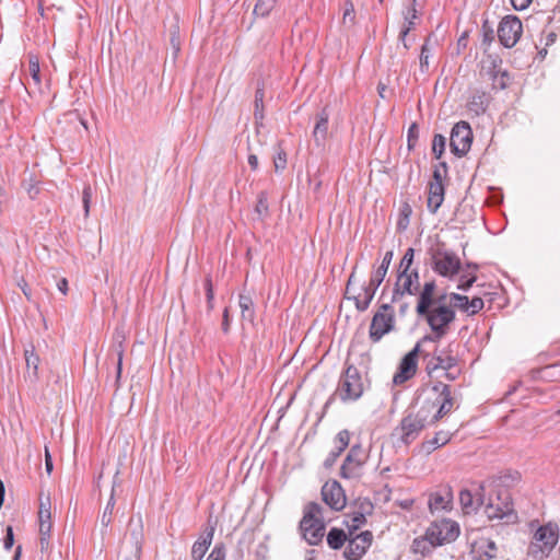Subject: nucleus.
I'll return each instance as SVG.
<instances>
[{
  "mask_svg": "<svg viewBox=\"0 0 560 560\" xmlns=\"http://www.w3.org/2000/svg\"><path fill=\"white\" fill-rule=\"evenodd\" d=\"M468 269H472L471 272H465L460 276L458 289L463 291H467L476 281V276L474 275V271L477 269V265L474 264H467Z\"/></svg>",
  "mask_w": 560,
  "mask_h": 560,
  "instance_id": "nucleus-37",
  "label": "nucleus"
},
{
  "mask_svg": "<svg viewBox=\"0 0 560 560\" xmlns=\"http://www.w3.org/2000/svg\"><path fill=\"white\" fill-rule=\"evenodd\" d=\"M329 113L327 108H323L315 117V126L312 132L314 143L317 148L323 149L328 139Z\"/></svg>",
  "mask_w": 560,
  "mask_h": 560,
  "instance_id": "nucleus-20",
  "label": "nucleus"
},
{
  "mask_svg": "<svg viewBox=\"0 0 560 560\" xmlns=\"http://www.w3.org/2000/svg\"><path fill=\"white\" fill-rule=\"evenodd\" d=\"M238 305L243 319L253 322L255 318L254 302L248 294L241 293L238 296Z\"/></svg>",
  "mask_w": 560,
  "mask_h": 560,
  "instance_id": "nucleus-32",
  "label": "nucleus"
},
{
  "mask_svg": "<svg viewBox=\"0 0 560 560\" xmlns=\"http://www.w3.org/2000/svg\"><path fill=\"white\" fill-rule=\"evenodd\" d=\"M431 266L434 272L451 279L460 270V259L454 252L438 247L431 250Z\"/></svg>",
  "mask_w": 560,
  "mask_h": 560,
  "instance_id": "nucleus-8",
  "label": "nucleus"
},
{
  "mask_svg": "<svg viewBox=\"0 0 560 560\" xmlns=\"http://www.w3.org/2000/svg\"><path fill=\"white\" fill-rule=\"evenodd\" d=\"M255 211L260 217H264V215L268 214V195H267L266 191H260L258 194Z\"/></svg>",
  "mask_w": 560,
  "mask_h": 560,
  "instance_id": "nucleus-46",
  "label": "nucleus"
},
{
  "mask_svg": "<svg viewBox=\"0 0 560 560\" xmlns=\"http://www.w3.org/2000/svg\"><path fill=\"white\" fill-rule=\"evenodd\" d=\"M322 506L311 502L305 506L304 515L300 522L303 537L310 545H317L325 534V524L322 518Z\"/></svg>",
  "mask_w": 560,
  "mask_h": 560,
  "instance_id": "nucleus-3",
  "label": "nucleus"
},
{
  "mask_svg": "<svg viewBox=\"0 0 560 560\" xmlns=\"http://www.w3.org/2000/svg\"><path fill=\"white\" fill-rule=\"evenodd\" d=\"M419 272L417 269L411 271H399L393 290L392 303H399L405 294H419Z\"/></svg>",
  "mask_w": 560,
  "mask_h": 560,
  "instance_id": "nucleus-11",
  "label": "nucleus"
},
{
  "mask_svg": "<svg viewBox=\"0 0 560 560\" xmlns=\"http://www.w3.org/2000/svg\"><path fill=\"white\" fill-rule=\"evenodd\" d=\"M453 500L452 491L450 488L436 491L430 495L429 509L431 512L444 511L451 508Z\"/></svg>",
  "mask_w": 560,
  "mask_h": 560,
  "instance_id": "nucleus-25",
  "label": "nucleus"
},
{
  "mask_svg": "<svg viewBox=\"0 0 560 560\" xmlns=\"http://www.w3.org/2000/svg\"><path fill=\"white\" fill-rule=\"evenodd\" d=\"M475 560H491L497 556V545L493 540L480 537L471 545Z\"/></svg>",
  "mask_w": 560,
  "mask_h": 560,
  "instance_id": "nucleus-22",
  "label": "nucleus"
},
{
  "mask_svg": "<svg viewBox=\"0 0 560 560\" xmlns=\"http://www.w3.org/2000/svg\"><path fill=\"white\" fill-rule=\"evenodd\" d=\"M366 457V453L360 444L352 445L341 465L340 476L346 479L359 478Z\"/></svg>",
  "mask_w": 560,
  "mask_h": 560,
  "instance_id": "nucleus-13",
  "label": "nucleus"
},
{
  "mask_svg": "<svg viewBox=\"0 0 560 560\" xmlns=\"http://www.w3.org/2000/svg\"><path fill=\"white\" fill-rule=\"evenodd\" d=\"M113 488H115V485L113 486ZM115 503H116V501H115V495H114V489H112L110 497H109V499L106 503V506L103 511V514L101 516V525H102L103 529H107L112 523Z\"/></svg>",
  "mask_w": 560,
  "mask_h": 560,
  "instance_id": "nucleus-35",
  "label": "nucleus"
},
{
  "mask_svg": "<svg viewBox=\"0 0 560 560\" xmlns=\"http://www.w3.org/2000/svg\"><path fill=\"white\" fill-rule=\"evenodd\" d=\"M395 328V313L392 304L384 303L378 306L372 317L369 338L372 342H378L385 335Z\"/></svg>",
  "mask_w": 560,
  "mask_h": 560,
  "instance_id": "nucleus-6",
  "label": "nucleus"
},
{
  "mask_svg": "<svg viewBox=\"0 0 560 560\" xmlns=\"http://www.w3.org/2000/svg\"><path fill=\"white\" fill-rule=\"evenodd\" d=\"M264 97L265 91L264 86H258L255 92V112L254 116L256 120H261L264 118Z\"/></svg>",
  "mask_w": 560,
  "mask_h": 560,
  "instance_id": "nucleus-39",
  "label": "nucleus"
},
{
  "mask_svg": "<svg viewBox=\"0 0 560 560\" xmlns=\"http://www.w3.org/2000/svg\"><path fill=\"white\" fill-rule=\"evenodd\" d=\"M436 406L433 399H424L419 409L416 412H412L415 417L427 428L429 425H434L439 422V419H434V412L436 411Z\"/></svg>",
  "mask_w": 560,
  "mask_h": 560,
  "instance_id": "nucleus-24",
  "label": "nucleus"
},
{
  "mask_svg": "<svg viewBox=\"0 0 560 560\" xmlns=\"http://www.w3.org/2000/svg\"><path fill=\"white\" fill-rule=\"evenodd\" d=\"M224 559H225V550H224V546L222 544L215 545L214 548L212 549L211 553L207 558V560H224Z\"/></svg>",
  "mask_w": 560,
  "mask_h": 560,
  "instance_id": "nucleus-55",
  "label": "nucleus"
},
{
  "mask_svg": "<svg viewBox=\"0 0 560 560\" xmlns=\"http://www.w3.org/2000/svg\"><path fill=\"white\" fill-rule=\"evenodd\" d=\"M341 453L342 452H339V450L335 447V450H332L329 453V455L327 456V458L325 459V462H324L325 467L326 468L331 467L336 463L337 458L341 455Z\"/></svg>",
  "mask_w": 560,
  "mask_h": 560,
  "instance_id": "nucleus-58",
  "label": "nucleus"
},
{
  "mask_svg": "<svg viewBox=\"0 0 560 560\" xmlns=\"http://www.w3.org/2000/svg\"><path fill=\"white\" fill-rule=\"evenodd\" d=\"M393 259V252L388 250L385 253L381 265L376 268V270L372 273L370 278V283L373 284V287H380L381 283L384 281V278L387 273V270L389 268V265Z\"/></svg>",
  "mask_w": 560,
  "mask_h": 560,
  "instance_id": "nucleus-29",
  "label": "nucleus"
},
{
  "mask_svg": "<svg viewBox=\"0 0 560 560\" xmlns=\"http://www.w3.org/2000/svg\"><path fill=\"white\" fill-rule=\"evenodd\" d=\"M273 165L276 172L283 171L287 166V154L283 150H279L277 155L273 158Z\"/></svg>",
  "mask_w": 560,
  "mask_h": 560,
  "instance_id": "nucleus-54",
  "label": "nucleus"
},
{
  "mask_svg": "<svg viewBox=\"0 0 560 560\" xmlns=\"http://www.w3.org/2000/svg\"><path fill=\"white\" fill-rule=\"evenodd\" d=\"M373 540V534L370 530L362 532L349 539L345 548L343 556L347 560H360Z\"/></svg>",
  "mask_w": 560,
  "mask_h": 560,
  "instance_id": "nucleus-17",
  "label": "nucleus"
},
{
  "mask_svg": "<svg viewBox=\"0 0 560 560\" xmlns=\"http://www.w3.org/2000/svg\"><path fill=\"white\" fill-rule=\"evenodd\" d=\"M485 504V513L489 520H506L510 522L516 518L513 510V502L510 492L506 489H500L495 494L488 498Z\"/></svg>",
  "mask_w": 560,
  "mask_h": 560,
  "instance_id": "nucleus-5",
  "label": "nucleus"
},
{
  "mask_svg": "<svg viewBox=\"0 0 560 560\" xmlns=\"http://www.w3.org/2000/svg\"><path fill=\"white\" fill-rule=\"evenodd\" d=\"M415 250L413 248H408L402 256L400 264H399V271H411L410 267L413 261Z\"/></svg>",
  "mask_w": 560,
  "mask_h": 560,
  "instance_id": "nucleus-50",
  "label": "nucleus"
},
{
  "mask_svg": "<svg viewBox=\"0 0 560 560\" xmlns=\"http://www.w3.org/2000/svg\"><path fill=\"white\" fill-rule=\"evenodd\" d=\"M483 300L479 296H475L472 298L471 300H469V304H468V314L469 315H475L477 314L479 311H481L483 308Z\"/></svg>",
  "mask_w": 560,
  "mask_h": 560,
  "instance_id": "nucleus-53",
  "label": "nucleus"
},
{
  "mask_svg": "<svg viewBox=\"0 0 560 560\" xmlns=\"http://www.w3.org/2000/svg\"><path fill=\"white\" fill-rule=\"evenodd\" d=\"M452 439V434L448 431H439L432 439L425 440L421 443V452L429 455L439 447L446 445Z\"/></svg>",
  "mask_w": 560,
  "mask_h": 560,
  "instance_id": "nucleus-27",
  "label": "nucleus"
},
{
  "mask_svg": "<svg viewBox=\"0 0 560 560\" xmlns=\"http://www.w3.org/2000/svg\"><path fill=\"white\" fill-rule=\"evenodd\" d=\"M342 19H343V23H347V22L352 23L354 21V7H353L352 2H350V1L346 2V9H345Z\"/></svg>",
  "mask_w": 560,
  "mask_h": 560,
  "instance_id": "nucleus-56",
  "label": "nucleus"
},
{
  "mask_svg": "<svg viewBox=\"0 0 560 560\" xmlns=\"http://www.w3.org/2000/svg\"><path fill=\"white\" fill-rule=\"evenodd\" d=\"M477 495L478 498H475V495L467 489L459 492V502L466 514L477 511L478 508L483 504V495L481 493H478Z\"/></svg>",
  "mask_w": 560,
  "mask_h": 560,
  "instance_id": "nucleus-28",
  "label": "nucleus"
},
{
  "mask_svg": "<svg viewBox=\"0 0 560 560\" xmlns=\"http://www.w3.org/2000/svg\"><path fill=\"white\" fill-rule=\"evenodd\" d=\"M39 524L45 521L46 523H51V512H50V501L49 498L46 499V502L42 501L38 512Z\"/></svg>",
  "mask_w": 560,
  "mask_h": 560,
  "instance_id": "nucleus-49",
  "label": "nucleus"
},
{
  "mask_svg": "<svg viewBox=\"0 0 560 560\" xmlns=\"http://www.w3.org/2000/svg\"><path fill=\"white\" fill-rule=\"evenodd\" d=\"M355 511L362 516L366 517L373 513L374 506L373 503L369 499H358L354 502Z\"/></svg>",
  "mask_w": 560,
  "mask_h": 560,
  "instance_id": "nucleus-44",
  "label": "nucleus"
},
{
  "mask_svg": "<svg viewBox=\"0 0 560 560\" xmlns=\"http://www.w3.org/2000/svg\"><path fill=\"white\" fill-rule=\"evenodd\" d=\"M93 191L90 185H86L82 191V203L85 217L90 213V205L92 200Z\"/></svg>",
  "mask_w": 560,
  "mask_h": 560,
  "instance_id": "nucleus-51",
  "label": "nucleus"
},
{
  "mask_svg": "<svg viewBox=\"0 0 560 560\" xmlns=\"http://www.w3.org/2000/svg\"><path fill=\"white\" fill-rule=\"evenodd\" d=\"M277 0H257L253 13L256 16L265 18L273 9Z\"/></svg>",
  "mask_w": 560,
  "mask_h": 560,
  "instance_id": "nucleus-38",
  "label": "nucleus"
},
{
  "mask_svg": "<svg viewBox=\"0 0 560 560\" xmlns=\"http://www.w3.org/2000/svg\"><path fill=\"white\" fill-rule=\"evenodd\" d=\"M13 544H14L13 529L11 526H8L7 533H5V536L3 539V547H4V549L9 550L12 548Z\"/></svg>",
  "mask_w": 560,
  "mask_h": 560,
  "instance_id": "nucleus-57",
  "label": "nucleus"
},
{
  "mask_svg": "<svg viewBox=\"0 0 560 560\" xmlns=\"http://www.w3.org/2000/svg\"><path fill=\"white\" fill-rule=\"evenodd\" d=\"M559 540V527L557 524L548 523L539 526L530 541L528 553L536 559L542 560L548 557Z\"/></svg>",
  "mask_w": 560,
  "mask_h": 560,
  "instance_id": "nucleus-4",
  "label": "nucleus"
},
{
  "mask_svg": "<svg viewBox=\"0 0 560 560\" xmlns=\"http://www.w3.org/2000/svg\"><path fill=\"white\" fill-rule=\"evenodd\" d=\"M425 427L412 415L408 412L394 429L393 436L404 445L411 444Z\"/></svg>",
  "mask_w": 560,
  "mask_h": 560,
  "instance_id": "nucleus-15",
  "label": "nucleus"
},
{
  "mask_svg": "<svg viewBox=\"0 0 560 560\" xmlns=\"http://www.w3.org/2000/svg\"><path fill=\"white\" fill-rule=\"evenodd\" d=\"M432 49H433V46L431 44V36H429L421 47V52H420V58H419L420 59V70L422 72L429 71V59L432 56Z\"/></svg>",
  "mask_w": 560,
  "mask_h": 560,
  "instance_id": "nucleus-36",
  "label": "nucleus"
},
{
  "mask_svg": "<svg viewBox=\"0 0 560 560\" xmlns=\"http://www.w3.org/2000/svg\"><path fill=\"white\" fill-rule=\"evenodd\" d=\"M25 361H26V368L28 371L32 370L33 372V375L36 376L37 375V370H38V363H39V358L36 353H34L33 350H25Z\"/></svg>",
  "mask_w": 560,
  "mask_h": 560,
  "instance_id": "nucleus-47",
  "label": "nucleus"
},
{
  "mask_svg": "<svg viewBox=\"0 0 560 560\" xmlns=\"http://www.w3.org/2000/svg\"><path fill=\"white\" fill-rule=\"evenodd\" d=\"M343 523L347 526L349 534L353 535L355 530L366 523V517L362 516V514H359V512L354 510L353 512L346 514Z\"/></svg>",
  "mask_w": 560,
  "mask_h": 560,
  "instance_id": "nucleus-33",
  "label": "nucleus"
},
{
  "mask_svg": "<svg viewBox=\"0 0 560 560\" xmlns=\"http://www.w3.org/2000/svg\"><path fill=\"white\" fill-rule=\"evenodd\" d=\"M446 139L444 136L436 133L432 142V152L436 159H441L444 153Z\"/></svg>",
  "mask_w": 560,
  "mask_h": 560,
  "instance_id": "nucleus-43",
  "label": "nucleus"
},
{
  "mask_svg": "<svg viewBox=\"0 0 560 560\" xmlns=\"http://www.w3.org/2000/svg\"><path fill=\"white\" fill-rule=\"evenodd\" d=\"M418 137H419V129H418V126L416 122H412L408 129V133H407V142H408V148L409 149H412L415 148L416 143H417V140H418Z\"/></svg>",
  "mask_w": 560,
  "mask_h": 560,
  "instance_id": "nucleus-52",
  "label": "nucleus"
},
{
  "mask_svg": "<svg viewBox=\"0 0 560 560\" xmlns=\"http://www.w3.org/2000/svg\"><path fill=\"white\" fill-rule=\"evenodd\" d=\"M523 33V25L521 20L515 15L505 16L499 24L498 37L500 43L506 47L512 48L516 45Z\"/></svg>",
  "mask_w": 560,
  "mask_h": 560,
  "instance_id": "nucleus-14",
  "label": "nucleus"
},
{
  "mask_svg": "<svg viewBox=\"0 0 560 560\" xmlns=\"http://www.w3.org/2000/svg\"><path fill=\"white\" fill-rule=\"evenodd\" d=\"M364 393V382L357 366L349 364L342 372L335 396L342 402H353L361 398Z\"/></svg>",
  "mask_w": 560,
  "mask_h": 560,
  "instance_id": "nucleus-2",
  "label": "nucleus"
},
{
  "mask_svg": "<svg viewBox=\"0 0 560 560\" xmlns=\"http://www.w3.org/2000/svg\"><path fill=\"white\" fill-rule=\"evenodd\" d=\"M435 281H427L417 299L416 313L431 329V334L423 336L424 341H440L448 334L456 318L455 308L468 314V296L458 293L435 295Z\"/></svg>",
  "mask_w": 560,
  "mask_h": 560,
  "instance_id": "nucleus-1",
  "label": "nucleus"
},
{
  "mask_svg": "<svg viewBox=\"0 0 560 560\" xmlns=\"http://www.w3.org/2000/svg\"><path fill=\"white\" fill-rule=\"evenodd\" d=\"M51 527H52V524L46 523L45 521H43L39 524V535H40L39 541H40L42 550L46 549L49 545Z\"/></svg>",
  "mask_w": 560,
  "mask_h": 560,
  "instance_id": "nucleus-41",
  "label": "nucleus"
},
{
  "mask_svg": "<svg viewBox=\"0 0 560 560\" xmlns=\"http://www.w3.org/2000/svg\"><path fill=\"white\" fill-rule=\"evenodd\" d=\"M25 189L31 199H35L39 194V188L35 184H28Z\"/></svg>",
  "mask_w": 560,
  "mask_h": 560,
  "instance_id": "nucleus-63",
  "label": "nucleus"
},
{
  "mask_svg": "<svg viewBox=\"0 0 560 560\" xmlns=\"http://www.w3.org/2000/svg\"><path fill=\"white\" fill-rule=\"evenodd\" d=\"M222 330L225 334L229 332V330H230V318H229L228 307L224 308V312H223Z\"/></svg>",
  "mask_w": 560,
  "mask_h": 560,
  "instance_id": "nucleus-64",
  "label": "nucleus"
},
{
  "mask_svg": "<svg viewBox=\"0 0 560 560\" xmlns=\"http://www.w3.org/2000/svg\"><path fill=\"white\" fill-rule=\"evenodd\" d=\"M347 540L346 533L340 528H331L327 534V544L331 549H340Z\"/></svg>",
  "mask_w": 560,
  "mask_h": 560,
  "instance_id": "nucleus-34",
  "label": "nucleus"
},
{
  "mask_svg": "<svg viewBox=\"0 0 560 560\" xmlns=\"http://www.w3.org/2000/svg\"><path fill=\"white\" fill-rule=\"evenodd\" d=\"M489 104V96L486 92H476L468 102L470 112L476 115L483 114Z\"/></svg>",
  "mask_w": 560,
  "mask_h": 560,
  "instance_id": "nucleus-31",
  "label": "nucleus"
},
{
  "mask_svg": "<svg viewBox=\"0 0 560 560\" xmlns=\"http://www.w3.org/2000/svg\"><path fill=\"white\" fill-rule=\"evenodd\" d=\"M205 291H206V299H207V307H208V311L210 312L214 307V305H213L214 292H213L212 280L209 276L206 277V279H205Z\"/></svg>",
  "mask_w": 560,
  "mask_h": 560,
  "instance_id": "nucleus-48",
  "label": "nucleus"
},
{
  "mask_svg": "<svg viewBox=\"0 0 560 560\" xmlns=\"http://www.w3.org/2000/svg\"><path fill=\"white\" fill-rule=\"evenodd\" d=\"M429 341H424L423 337L416 343L412 350H410L400 361L397 372L394 374L393 383L395 385H401L410 380L417 372L418 368V355H422L423 359L429 357L422 347Z\"/></svg>",
  "mask_w": 560,
  "mask_h": 560,
  "instance_id": "nucleus-7",
  "label": "nucleus"
},
{
  "mask_svg": "<svg viewBox=\"0 0 560 560\" xmlns=\"http://www.w3.org/2000/svg\"><path fill=\"white\" fill-rule=\"evenodd\" d=\"M143 524L141 515L132 516L129 520L127 532L121 540V552L128 550L142 551Z\"/></svg>",
  "mask_w": 560,
  "mask_h": 560,
  "instance_id": "nucleus-16",
  "label": "nucleus"
},
{
  "mask_svg": "<svg viewBox=\"0 0 560 560\" xmlns=\"http://www.w3.org/2000/svg\"><path fill=\"white\" fill-rule=\"evenodd\" d=\"M322 498L323 501L335 511H341L347 503L345 491L336 480L324 483L322 487Z\"/></svg>",
  "mask_w": 560,
  "mask_h": 560,
  "instance_id": "nucleus-18",
  "label": "nucleus"
},
{
  "mask_svg": "<svg viewBox=\"0 0 560 560\" xmlns=\"http://www.w3.org/2000/svg\"><path fill=\"white\" fill-rule=\"evenodd\" d=\"M482 32V40L481 46L483 47V50L486 51L492 42L494 40V32L493 28L489 25L488 21H485L481 27Z\"/></svg>",
  "mask_w": 560,
  "mask_h": 560,
  "instance_id": "nucleus-40",
  "label": "nucleus"
},
{
  "mask_svg": "<svg viewBox=\"0 0 560 560\" xmlns=\"http://www.w3.org/2000/svg\"><path fill=\"white\" fill-rule=\"evenodd\" d=\"M447 165L445 162H440L439 165L434 167L433 171V180L429 184L428 191V209L431 213H436L439 208L444 201V185L443 178L446 176Z\"/></svg>",
  "mask_w": 560,
  "mask_h": 560,
  "instance_id": "nucleus-10",
  "label": "nucleus"
},
{
  "mask_svg": "<svg viewBox=\"0 0 560 560\" xmlns=\"http://www.w3.org/2000/svg\"><path fill=\"white\" fill-rule=\"evenodd\" d=\"M377 289L378 287H373V284L369 282L361 288L362 293L351 295L350 300L354 301L355 308L359 312H364L369 308Z\"/></svg>",
  "mask_w": 560,
  "mask_h": 560,
  "instance_id": "nucleus-26",
  "label": "nucleus"
},
{
  "mask_svg": "<svg viewBox=\"0 0 560 560\" xmlns=\"http://www.w3.org/2000/svg\"><path fill=\"white\" fill-rule=\"evenodd\" d=\"M350 442V432L348 430H341L337 433L335 438V447L339 450V452H343Z\"/></svg>",
  "mask_w": 560,
  "mask_h": 560,
  "instance_id": "nucleus-45",
  "label": "nucleus"
},
{
  "mask_svg": "<svg viewBox=\"0 0 560 560\" xmlns=\"http://www.w3.org/2000/svg\"><path fill=\"white\" fill-rule=\"evenodd\" d=\"M494 79V84L498 85L499 89H505L508 83H506V80H508V74L506 72H502L500 78L497 77V74L493 77Z\"/></svg>",
  "mask_w": 560,
  "mask_h": 560,
  "instance_id": "nucleus-60",
  "label": "nucleus"
},
{
  "mask_svg": "<svg viewBox=\"0 0 560 560\" xmlns=\"http://www.w3.org/2000/svg\"><path fill=\"white\" fill-rule=\"evenodd\" d=\"M45 469L48 475H50L54 469L52 458L47 447L45 450Z\"/></svg>",
  "mask_w": 560,
  "mask_h": 560,
  "instance_id": "nucleus-61",
  "label": "nucleus"
},
{
  "mask_svg": "<svg viewBox=\"0 0 560 560\" xmlns=\"http://www.w3.org/2000/svg\"><path fill=\"white\" fill-rule=\"evenodd\" d=\"M459 535V526L447 518L435 521L427 528L425 539L432 546H442L454 541Z\"/></svg>",
  "mask_w": 560,
  "mask_h": 560,
  "instance_id": "nucleus-9",
  "label": "nucleus"
},
{
  "mask_svg": "<svg viewBox=\"0 0 560 560\" xmlns=\"http://www.w3.org/2000/svg\"><path fill=\"white\" fill-rule=\"evenodd\" d=\"M418 18V14H417V10L416 8L412 5L411 8H409L407 10V13L405 15V26L402 27V30L400 31V34H399V40L402 43L405 49H409L410 48V45L407 43V35L408 33L415 27L416 25V22L415 20H417Z\"/></svg>",
  "mask_w": 560,
  "mask_h": 560,
  "instance_id": "nucleus-30",
  "label": "nucleus"
},
{
  "mask_svg": "<svg viewBox=\"0 0 560 560\" xmlns=\"http://www.w3.org/2000/svg\"><path fill=\"white\" fill-rule=\"evenodd\" d=\"M122 560H140L141 551L128 550V553L120 551Z\"/></svg>",
  "mask_w": 560,
  "mask_h": 560,
  "instance_id": "nucleus-62",
  "label": "nucleus"
},
{
  "mask_svg": "<svg viewBox=\"0 0 560 560\" xmlns=\"http://www.w3.org/2000/svg\"><path fill=\"white\" fill-rule=\"evenodd\" d=\"M214 535V526H208L203 534L195 541L191 548L192 560H202L210 547Z\"/></svg>",
  "mask_w": 560,
  "mask_h": 560,
  "instance_id": "nucleus-23",
  "label": "nucleus"
},
{
  "mask_svg": "<svg viewBox=\"0 0 560 560\" xmlns=\"http://www.w3.org/2000/svg\"><path fill=\"white\" fill-rule=\"evenodd\" d=\"M533 0H511L512 7L517 11H523L529 7Z\"/></svg>",
  "mask_w": 560,
  "mask_h": 560,
  "instance_id": "nucleus-59",
  "label": "nucleus"
},
{
  "mask_svg": "<svg viewBox=\"0 0 560 560\" xmlns=\"http://www.w3.org/2000/svg\"><path fill=\"white\" fill-rule=\"evenodd\" d=\"M471 142L472 131L469 124L466 121L455 124L450 138L451 151L459 158L464 156L469 151Z\"/></svg>",
  "mask_w": 560,
  "mask_h": 560,
  "instance_id": "nucleus-12",
  "label": "nucleus"
},
{
  "mask_svg": "<svg viewBox=\"0 0 560 560\" xmlns=\"http://www.w3.org/2000/svg\"><path fill=\"white\" fill-rule=\"evenodd\" d=\"M427 360V371L429 374L438 369L450 371L457 365V359L451 354L450 349L439 350L435 348L433 354L429 353Z\"/></svg>",
  "mask_w": 560,
  "mask_h": 560,
  "instance_id": "nucleus-19",
  "label": "nucleus"
},
{
  "mask_svg": "<svg viewBox=\"0 0 560 560\" xmlns=\"http://www.w3.org/2000/svg\"><path fill=\"white\" fill-rule=\"evenodd\" d=\"M433 400L435 405H438L436 411L434 412V419H439V421L446 415H448L453 410L455 405L451 387L445 384H442L441 393Z\"/></svg>",
  "mask_w": 560,
  "mask_h": 560,
  "instance_id": "nucleus-21",
  "label": "nucleus"
},
{
  "mask_svg": "<svg viewBox=\"0 0 560 560\" xmlns=\"http://www.w3.org/2000/svg\"><path fill=\"white\" fill-rule=\"evenodd\" d=\"M28 61H30V65H28L30 74H31L35 85L39 86L42 80H40V68H39L38 59L36 56L31 55Z\"/></svg>",
  "mask_w": 560,
  "mask_h": 560,
  "instance_id": "nucleus-42",
  "label": "nucleus"
}]
</instances>
